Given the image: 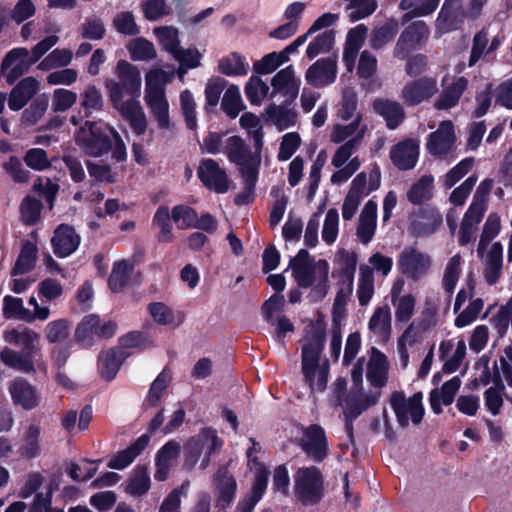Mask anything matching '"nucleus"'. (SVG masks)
<instances>
[{
  "label": "nucleus",
  "instance_id": "nucleus-45",
  "mask_svg": "<svg viewBox=\"0 0 512 512\" xmlns=\"http://www.w3.org/2000/svg\"><path fill=\"white\" fill-rule=\"evenodd\" d=\"M125 357V353L118 349L102 352L98 358V369L101 376L106 380H112L116 376Z\"/></svg>",
  "mask_w": 512,
  "mask_h": 512
},
{
  "label": "nucleus",
  "instance_id": "nucleus-8",
  "mask_svg": "<svg viewBox=\"0 0 512 512\" xmlns=\"http://www.w3.org/2000/svg\"><path fill=\"white\" fill-rule=\"evenodd\" d=\"M296 499L305 505L318 503L324 494L323 476L314 466L301 467L293 475Z\"/></svg>",
  "mask_w": 512,
  "mask_h": 512
},
{
  "label": "nucleus",
  "instance_id": "nucleus-54",
  "mask_svg": "<svg viewBox=\"0 0 512 512\" xmlns=\"http://www.w3.org/2000/svg\"><path fill=\"white\" fill-rule=\"evenodd\" d=\"M434 178L431 175L422 176L415 182L407 193L408 200L413 204H421L432 197Z\"/></svg>",
  "mask_w": 512,
  "mask_h": 512
},
{
  "label": "nucleus",
  "instance_id": "nucleus-19",
  "mask_svg": "<svg viewBox=\"0 0 512 512\" xmlns=\"http://www.w3.org/2000/svg\"><path fill=\"white\" fill-rule=\"evenodd\" d=\"M8 390L13 403L24 410L37 408L42 400L35 386L22 377H17L9 383Z\"/></svg>",
  "mask_w": 512,
  "mask_h": 512
},
{
  "label": "nucleus",
  "instance_id": "nucleus-12",
  "mask_svg": "<svg viewBox=\"0 0 512 512\" xmlns=\"http://www.w3.org/2000/svg\"><path fill=\"white\" fill-rule=\"evenodd\" d=\"M429 34V28L424 21L413 22L400 35L394 49L395 57L406 58L410 52L426 43Z\"/></svg>",
  "mask_w": 512,
  "mask_h": 512
},
{
  "label": "nucleus",
  "instance_id": "nucleus-34",
  "mask_svg": "<svg viewBox=\"0 0 512 512\" xmlns=\"http://www.w3.org/2000/svg\"><path fill=\"white\" fill-rule=\"evenodd\" d=\"M130 124L133 132L142 135L147 129V119L137 99H127L124 105L114 107Z\"/></svg>",
  "mask_w": 512,
  "mask_h": 512
},
{
  "label": "nucleus",
  "instance_id": "nucleus-16",
  "mask_svg": "<svg viewBox=\"0 0 512 512\" xmlns=\"http://www.w3.org/2000/svg\"><path fill=\"white\" fill-rule=\"evenodd\" d=\"M380 396L379 391L365 392L351 389L345 399H340V406L347 418L355 419L368 408L376 405Z\"/></svg>",
  "mask_w": 512,
  "mask_h": 512
},
{
  "label": "nucleus",
  "instance_id": "nucleus-36",
  "mask_svg": "<svg viewBox=\"0 0 512 512\" xmlns=\"http://www.w3.org/2000/svg\"><path fill=\"white\" fill-rule=\"evenodd\" d=\"M461 386V379L454 376L446 381L440 389H433L430 393V405L434 413L442 412V406H448L454 401L456 393Z\"/></svg>",
  "mask_w": 512,
  "mask_h": 512
},
{
  "label": "nucleus",
  "instance_id": "nucleus-37",
  "mask_svg": "<svg viewBox=\"0 0 512 512\" xmlns=\"http://www.w3.org/2000/svg\"><path fill=\"white\" fill-rule=\"evenodd\" d=\"M368 328L380 341H387L392 332L391 311L387 305L376 307L371 315Z\"/></svg>",
  "mask_w": 512,
  "mask_h": 512
},
{
  "label": "nucleus",
  "instance_id": "nucleus-21",
  "mask_svg": "<svg viewBox=\"0 0 512 512\" xmlns=\"http://www.w3.org/2000/svg\"><path fill=\"white\" fill-rule=\"evenodd\" d=\"M36 63L26 48H14L7 53L2 62V69L6 73V79L13 83L18 77L28 71L32 64Z\"/></svg>",
  "mask_w": 512,
  "mask_h": 512
},
{
  "label": "nucleus",
  "instance_id": "nucleus-48",
  "mask_svg": "<svg viewBox=\"0 0 512 512\" xmlns=\"http://www.w3.org/2000/svg\"><path fill=\"white\" fill-rule=\"evenodd\" d=\"M394 308V320L396 325H404L411 322L416 312V296L406 293L403 297L391 300Z\"/></svg>",
  "mask_w": 512,
  "mask_h": 512
},
{
  "label": "nucleus",
  "instance_id": "nucleus-44",
  "mask_svg": "<svg viewBox=\"0 0 512 512\" xmlns=\"http://www.w3.org/2000/svg\"><path fill=\"white\" fill-rule=\"evenodd\" d=\"M151 486V479L147 467L136 466L130 473L125 492L131 496L138 497L146 494Z\"/></svg>",
  "mask_w": 512,
  "mask_h": 512
},
{
  "label": "nucleus",
  "instance_id": "nucleus-52",
  "mask_svg": "<svg viewBox=\"0 0 512 512\" xmlns=\"http://www.w3.org/2000/svg\"><path fill=\"white\" fill-rule=\"evenodd\" d=\"M248 69L245 57L235 52L222 57L218 62V71L227 76H244Z\"/></svg>",
  "mask_w": 512,
  "mask_h": 512
},
{
  "label": "nucleus",
  "instance_id": "nucleus-59",
  "mask_svg": "<svg viewBox=\"0 0 512 512\" xmlns=\"http://www.w3.org/2000/svg\"><path fill=\"white\" fill-rule=\"evenodd\" d=\"M132 268V264L127 260H120L114 263L108 280L109 287L113 292H120L124 288Z\"/></svg>",
  "mask_w": 512,
  "mask_h": 512
},
{
  "label": "nucleus",
  "instance_id": "nucleus-28",
  "mask_svg": "<svg viewBox=\"0 0 512 512\" xmlns=\"http://www.w3.org/2000/svg\"><path fill=\"white\" fill-rule=\"evenodd\" d=\"M388 370L387 357L378 349L372 348L366 372L369 383L375 388L384 387L388 380Z\"/></svg>",
  "mask_w": 512,
  "mask_h": 512
},
{
  "label": "nucleus",
  "instance_id": "nucleus-14",
  "mask_svg": "<svg viewBox=\"0 0 512 512\" xmlns=\"http://www.w3.org/2000/svg\"><path fill=\"white\" fill-rule=\"evenodd\" d=\"M465 18L463 0H445L436 19V32L440 35L459 29Z\"/></svg>",
  "mask_w": 512,
  "mask_h": 512
},
{
  "label": "nucleus",
  "instance_id": "nucleus-26",
  "mask_svg": "<svg viewBox=\"0 0 512 512\" xmlns=\"http://www.w3.org/2000/svg\"><path fill=\"white\" fill-rule=\"evenodd\" d=\"M213 485L216 506L223 509L227 508L232 503L237 489L234 477L229 474L226 468H220L213 479Z\"/></svg>",
  "mask_w": 512,
  "mask_h": 512
},
{
  "label": "nucleus",
  "instance_id": "nucleus-64",
  "mask_svg": "<svg viewBox=\"0 0 512 512\" xmlns=\"http://www.w3.org/2000/svg\"><path fill=\"white\" fill-rule=\"evenodd\" d=\"M484 308V301L481 298L471 299L468 305L455 318L454 324L457 328H464L475 322Z\"/></svg>",
  "mask_w": 512,
  "mask_h": 512
},
{
  "label": "nucleus",
  "instance_id": "nucleus-30",
  "mask_svg": "<svg viewBox=\"0 0 512 512\" xmlns=\"http://www.w3.org/2000/svg\"><path fill=\"white\" fill-rule=\"evenodd\" d=\"M442 216L435 209H421L413 215L411 222V232L424 237L433 234L441 225Z\"/></svg>",
  "mask_w": 512,
  "mask_h": 512
},
{
  "label": "nucleus",
  "instance_id": "nucleus-3",
  "mask_svg": "<svg viewBox=\"0 0 512 512\" xmlns=\"http://www.w3.org/2000/svg\"><path fill=\"white\" fill-rule=\"evenodd\" d=\"M325 331L320 326H310L303 339L302 373L312 392L326 389L329 375L328 360L321 356Z\"/></svg>",
  "mask_w": 512,
  "mask_h": 512
},
{
  "label": "nucleus",
  "instance_id": "nucleus-57",
  "mask_svg": "<svg viewBox=\"0 0 512 512\" xmlns=\"http://www.w3.org/2000/svg\"><path fill=\"white\" fill-rule=\"evenodd\" d=\"M72 324L65 318L56 319L46 324L44 334L49 343L65 341L71 331Z\"/></svg>",
  "mask_w": 512,
  "mask_h": 512
},
{
  "label": "nucleus",
  "instance_id": "nucleus-27",
  "mask_svg": "<svg viewBox=\"0 0 512 512\" xmlns=\"http://www.w3.org/2000/svg\"><path fill=\"white\" fill-rule=\"evenodd\" d=\"M54 253L58 257H67L76 251L80 244V236L69 225H60L51 239Z\"/></svg>",
  "mask_w": 512,
  "mask_h": 512
},
{
  "label": "nucleus",
  "instance_id": "nucleus-55",
  "mask_svg": "<svg viewBox=\"0 0 512 512\" xmlns=\"http://www.w3.org/2000/svg\"><path fill=\"white\" fill-rule=\"evenodd\" d=\"M148 311L153 320L164 326L177 327L182 323V317L175 316L173 310L162 302L149 304Z\"/></svg>",
  "mask_w": 512,
  "mask_h": 512
},
{
  "label": "nucleus",
  "instance_id": "nucleus-46",
  "mask_svg": "<svg viewBox=\"0 0 512 512\" xmlns=\"http://www.w3.org/2000/svg\"><path fill=\"white\" fill-rule=\"evenodd\" d=\"M267 487V473L261 468L255 476L250 494L245 496L237 505L238 512H252L263 497Z\"/></svg>",
  "mask_w": 512,
  "mask_h": 512
},
{
  "label": "nucleus",
  "instance_id": "nucleus-42",
  "mask_svg": "<svg viewBox=\"0 0 512 512\" xmlns=\"http://www.w3.org/2000/svg\"><path fill=\"white\" fill-rule=\"evenodd\" d=\"M4 339L7 343L21 346L24 351L32 353L35 345L39 342L40 335L27 327H19L16 329L6 330Z\"/></svg>",
  "mask_w": 512,
  "mask_h": 512
},
{
  "label": "nucleus",
  "instance_id": "nucleus-2",
  "mask_svg": "<svg viewBox=\"0 0 512 512\" xmlns=\"http://www.w3.org/2000/svg\"><path fill=\"white\" fill-rule=\"evenodd\" d=\"M289 268L299 287L311 288L309 299L313 302L322 300L330 289V265L327 260H315L307 250L301 249L290 260Z\"/></svg>",
  "mask_w": 512,
  "mask_h": 512
},
{
  "label": "nucleus",
  "instance_id": "nucleus-5",
  "mask_svg": "<svg viewBox=\"0 0 512 512\" xmlns=\"http://www.w3.org/2000/svg\"><path fill=\"white\" fill-rule=\"evenodd\" d=\"M117 80L107 79L105 87L113 107L124 105L129 99H136L140 95L142 78L139 69L125 60L117 63L115 68Z\"/></svg>",
  "mask_w": 512,
  "mask_h": 512
},
{
  "label": "nucleus",
  "instance_id": "nucleus-22",
  "mask_svg": "<svg viewBox=\"0 0 512 512\" xmlns=\"http://www.w3.org/2000/svg\"><path fill=\"white\" fill-rule=\"evenodd\" d=\"M478 256L483 264V278L489 285L498 282L503 268V246L500 242H494Z\"/></svg>",
  "mask_w": 512,
  "mask_h": 512
},
{
  "label": "nucleus",
  "instance_id": "nucleus-20",
  "mask_svg": "<svg viewBox=\"0 0 512 512\" xmlns=\"http://www.w3.org/2000/svg\"><path fill=\"white\" fill-rule=\"evenodd\" d=\"M336 76V58L328 57L313 63L305 73V80L316 88H322L332 84L336 80Z\"/></svg>",
  "mask_w": 512,
  "mask_h": 512
},
{
  "label": "nucleus",
  "instance_id": "nucleus-9",
  "mask_svg": "<svg viewBox=\"0 0 512 512\" xmlns=\"http://www.w3.org/2000/svg\"><path fill=\"white\" fill-rule=\"evenodd\" d=\"M389 404L400 427L406 428L410 423H421L425 413L422 392L406 397L404 392L394 391L389 397Z\"/></svg>",
  "mask_w": 512,
  "mask_h": 512
},
{
  "label": "nucleus",
  "instance_id": "nucleus-49",
  "mask_svg": "<svg viewBox=\"0 0 512 512\" xmlns=\"http://www.w3.org/2000/svg\"><path fill=\"white\" fill-rule=\"evenodd\" d=\"M30 352H17L9 348H4L0 353L1 361L8 367L22 372L31 373L34 371V363Z\"/></svg>",
  "mask_w": 512,
  "mask_h": 512
},
{
  "label": "nucleus",
  "instance_id": "nucleus-43",
  "mask_svg": "<svg viewBox=\"0 0 512 512\" xmlns=\"http://www.w3.org/2000/svg\"><path fill=\"white\" fill-rule=\"evenodd\" d=\"M375 281L372 269L367 264L359 267L356 296L360 306H367L374 296Z\"/></svg>",
  "mask_w": 512,
  "mask_h": 512
},
{
  "label": "nucleus",
  "instance_id": "nucleus-31",
  "mask_svg": "<svg viewBox=\"0 0 512 512\" xmlns=\"http://www.w3.org/2000/svg\"><path fill=\"white\" fill-rule=\"evenodd\" d=\"M377 209V203L369 200L360 213L356 235L363 244H368L374 237L377 226Z\"/></svg>",
  "mask_w": 512,
  "mask_h": 512
},
{
  "label": "nucleus",
  "instance_id": "nucleus-15",
  "mask_svg": "<svg viewBox=\"0 0 512 512\" xmlns=\"http://www.w3.org/2000/svg\"><path fill=\"white\" fill-rule=\"evenodd\" d=\"M303 451L315 462H322L328 455V442L324 429L313 424L303 430L300 441Z\"/></svg>",
  "mask_w": 512,
  "mask_h": 512
},
{
  "label": "nucleus",
  "instance_id": "nucleus-24",
  "mask_svg": "<svg viewBox=\"0 0 512 512\" xmlns=\"http://www.w3.org/2000/svg\"><path fill=\"white\" fill-rule=\"evenodd\" d=\"M301 81L295 76L292 65L280 70L271 80L272 95L282 94L291 103L299 93Z\"/></svg>",
  "mask_w": 512,
  "mask_h": 512
},
{
  "label": "nucleus",
  "instance_id": "nucleus-6",
  "mask_svg": "<svg viewBox=\"0 0 512 512\" xmlns=\"http://www.w3.org/2000/svg\"><path fill=\"white\" fill-rule=\"evenodd\" d=\"M223 446V441L217 432L211 428L202 429L197 435L191 437L186 444L184 465L192 469L200 462V468L205 470L211 456L218 453Z\"/></svg>",
  "mask_w": 512,
  "mask_h": 512
},
{
  "label": "nucleus",
  "instance_id": "nucleus-32",
  "mask_svg": "<svg viewBox=\"0 0 512 512\" xmlns=\"http://www.w3.org/2000/svg\"><path fill=\"white\" fill-rule=\"evenodd\" d=\"M381 185V172L378 166L372 167L369 171H363L352 180L349 192L364 199L371 192L379 189Z\"/></svg>",
  "mask_w": 512,
  "mask_h": 512
},
{
  "label": "nucleus",
  "instance_id": "nucleus-11",
  "mask_svg": "<svg viewBox=\"0 0 512 512\" xmlns=\"http://www.w3.org/2000/svg\"><path fill=\"white\" fill-rule=\"evenodd\" d=\"M116 325L112 321H102L96 314L83 317L75 330V340L83 347H91L96 340L112 337Z\"/></svg>",
  "mask_w": 512,
  "mask_h": 512
},
{
  "label": "nucleus",
  "instance_id": "nucleus-33",
  "mask_svg": "<svg viewBox=\"0 0 512 512\" xmlns=\"http://www.w3.org/2000/svg\"><path fill=\"white\" fill-rule=\"evenodd\" d=\"M39 81L33 77L22 79L10 93L8 106L13 111H19L36 94L39 89Z\"/></svg>",
  "mask_w": 512,
  "mask_h": 512
},
{
  "label": "nucleus",
  "instance_id": "nucleus-25",
  "mask_svg": "<svg viewBox=\"0 0 512 512\" xmlns=\"http://www.w3.org/2000/svg\"><path fill=\"white\" fill-rule=\"evenodd\" d=\"M437 81L424 77L406 84L402 90V98L408 105H417L437 92Z\"/></svg>",
  "mask_w": 512,
  "mask_h": 512
},
{
  "label": "nucleus",
  "instance_id": "nucleus-38",
  "mask_svg": "<svg viewBox=\"0 0 512 512\" xmlns=\"http://www.w3.org/2000/svg\"><path fill=\"white\" fill-rule=\"evenodd\" d=\"M150 438L148 435H141L135 442H133L128 448L118 452L108 462V467L112 469L122 470L128 467L135 458L142 453V451L149 444Z\"/></svg>",
  "mask_w": 512,
  "mask_h": 512
},
{
  "label": "nucleus",
  "instance_id": "nucleus-13",
  "mask_svg": "<svg viewBox=\"0 0 512 512\" xmlns=\"http://www.w3.org/2000/svg\"><path fill=\"white\" fill-rule=\"evenodd\" d=\"M430 266V256L411 247L405 248L398 260V268L401 273L414 281L423 278Z\"/></svg>",
  "mask_w": 512,
  "mask_h": 512
},
{
  "label": "nucleus",
  "instance_id": "nucleus-29",
  "mask_svg": "<svg viewBox=\"0 0 512 512\" xmlns=\"http://www.w3.org/2000/svg\"><path fill=\"white\" fill-rule=\"evenodd\" d=\"M368 29L364 24H359L351 28L346 37L343 51V62L348 71H352L355 66L356 57L364 44Z\"/></svg>",
  "mask_w": 512,
  "mask_h": 512
},
{
  "label": "nucleus",
  "instance_id": "nucleus-23",
  "mask_svg": "<svg viewBox=\"0 0 512 512\" xmlns=\"http://www.w3.org/2000/svg\"><path fill=\"white\" fill-rule=\"evenodd\" d=\"M389 155L398 169H413L419 158V140L408 138L400 141L391 148Z\"/></svg>",
  "mask_w": 512,
  "mask_h": 512
},
{
  "label": "nucleus",
  "instance_id": "nucleus-50",
  "mask_svg": "<svg viewBox=\"0 0 512 512\" xmlns=\"http://www.w3.org/2000/svg\"><path fill=\"white\" fill-rule=\"evenodd\" d=\"M464 260L460 254L453 255L446 263L443 277L442 287L451 296L456 288L458 280L462 274Z\"/></svg>",
  "mask_w": 512,
  "mask_h": 512
},
{
  "label": "nucleus",
  "instance_id": "nucleus-47",
  "mask_svg": "<svg viewBox=\"0 0 512 512\" xmlns=\"http://www.w3.org/2000/svg\"><path fill=\"white\" fill-rule=\"evenodd\" d=\"M467 83L464 77L455 78L451 84L443 89L439 99L435 103V107L439 110L454 107L465 91Z\"/></svg>",
  "mask_w": 512,
  "mask_h": 512
},
{
  "label": "nucleus",
  "instance_id": "nucleus-53",
  "mask_svg": "<svg viewBox=\"0 0 512 512\" xmlns=\"http://www.w3.org/2000/svg\"><path fill=\"white\" fill-rule=\"evenodd\" d=\"M267 119L280 130L293 126L296 122V113L283 105H270L266 108Z\"/></svg>",
  "mask_w": 512,
  "mask_h": 512
},
{
  "label": "nucleus",
  "instance_id": "nucleus-1",
  "mask_svg": "<svg viewBox=\"0 0 512 512\" xmlns=\"http://www.w3.org/2000/svg\"><path fill=\"white\" fill-rule=\"evenodd\" d=\"M357 95L346 88L342 92L341 101L337 105L335 122L331 126L329 139L339 146L334 151L330 165L336 169L331 175L333 185L346 183L361 167L358 156H354L368 130L362 113L357 109Z\"/></svg>",
  "mask_w": 512,
  "mask_h": 512
},
{
  "label": "nucleus",
  "instance_id": "nucleus-41",
  "mask_svg": "<svg viewBox=\"0 0 512 512\" xmlns=\"http://www.w3.org/2000/svg\"><path fill=\"white\" fill-rule=\"evenodd\" d=\"M374 110L386 121L388 128L395 129L404 119L402 106L388 99H376L373 104Z\"/></svg>",
  "mask_w": 512,
  "mask_h": 512
},
{
  "label": "nucleus",
  "instance_id": "nucleus-7",
  "mask_svg": "<svg viewBox=\"0 0 512 512\" xmlns=\"http://www.w3.org/2000/svg\"><path fill=\"white\" fill-rule=\"evenodd\" d=\"M115 132L114 127L102 121H86L77 131L75 139L87 154L99 157L111 149Z\"/></svg>",
  "mask_w": 512,
  "mask_h": 512
},
{
  "label": "nucleus",
  "instance_id": "nucleus-63",
  "mask_svg": "<svg viewBox=\"0 0 512 512\" xmlns=\"http://www.w3.org/2000/svg\"><path fill=\"white\" fill-rule=\"evenodd\" d=\"M398 32L396 21H388L383 26L373 30L370 36V45L373 49H381L393 40Z\"/></svg>",
  "mask_w": 512,
  "mask_h": 512
},
{
  "label": "nucleus",
  "instance_id": "nucleus-61",
  "mask_svg": "<svg viewBox=\"0 0 512 512\" xmlns=\"http://www.w3.org/2000/svg\"><path fill=\"white\" fill-rule=\"evenodd\" d=\"M221 107L230 118H236L240 111L244 109V104L238 86L231 85L226 89Z\"/></svg>",
  "mask_w": 512,
  "mask_h": 512
},
{
  "label": "nucleus",
  "instance_id": "nucleus-10",
  "mask_svg": "<svg viewBox=\"0 0 512 512\" xmlns=\"http://www.w3.org/2000/svg\"><path fill=\"white\" fill-rule=\"evenodd\" d=\"M254 150L251 152L242 138L230 136L225 141L223 152L231 162L239 166L241 174H248L258 172L261 163L262 150Z\"/></svg>",
  "mask_w": 512,
  "mask_h": 512
},
{
  "label": "nucleus",
  "instance_id": "nucleus-40",
  "mask_svg": "<svg viewBox=\"0 0 512 512\" xmlns=\"http://www.w3.org/2000/svg\"><path fill=\"white\" fill-rule=\"evenodd\" d=\"M441 298L437 292H427L421 305L418 322L423 327L432 328L438 324Z\"/></svg>",
  "mask_w": 512,
  "mask_h": 512
},
{
  "label": "nucleus",
  "instance_id": "nucleus-62",
  "mask_svg": "<svg viewBox=\"0 0 512 512\" xmlns=\"http://www.w3.org/2000/svg\"><path fill=\"white\" fill-rule=\"evenodd\" d=\"M3 314L6 318H13L31 323L30 310L25 308L21 298L6 296L3 299Z\"/></svg>",
  "mask_w": 512,
  "mask_h": 512
},
{
  "label": "nucleus",
  "instance_id": "nucleus-60",
  "mask_svg": "<svg viewBox=\"0 0 512 512\" xmlns=\"http://www.w3.org/2000/svg\"><path fill=\"white\" fill-rule=\"evenodd\" d=\"M240 125L253 139L254 148L262 150L263 132L260 118L251 112H246L240 118Z\"/></svg>",
  "mask_w": 512,
  "mask_h": 512
},
{
  "label": "nucleus",
  "instance_id": "nucleus-17",
  "mask_svg": "<svg viewBox=\"0 0 512 512\" xmlns=\"http://www.w3.org/2000/svg\"><path fill=\"white\" fill-rule=\"evenodd\" d=\"M197 175L203 185L216 193H225L229 187L227 174L218 163L210 158L203 159L197 169Z\"/></svg>",
  "mask_w": 512,
  "mask_h": 512
},
{
  "label": "nucleus",
  "instance_id": "nucleus-56",
  "mask_svg": "<svg viewBox=\"0 0 512 512\" xmlns=\"http://www.w3.org/2000/svg\"><path fill=\"white\" fill-rule=\"evenodd\" d=\"M172 380L170 370L163 369L157 378L152 382L148 394L145 399V404L150 407H155L160 403L162 395L167 386Z\"/></svg>",
  "mask_w": 512,
  "mask_h": 512
},
{
  "label": "nucleus",
  "instance_id": "nucleus-18",
  "mask_svg": "<svg viewBox=\"0 0 512 512\" xmlns=\"http://www.w3.org/2000/svg\"><path fill=\"white\" fill-rule=\"evenodd\" d=\"M456 136L451 121H442L436 131L428 136L426 148L428 152L437 157H444L452 152Z\"/></svg>",
  "mask_w": 512,
  "mask_h": 512
},
{
  "label": "nucleus",
  "instance_id": "nucleus-51",
  "mask_svg": "<svg viewBox=\"0 0 512 512\" xmlns=\"http://www.w3.org/2000/svg\"><path fill=\"white\" fill-rule=\"evenodd\" d=\"M40 434V426L31 424L27 427L23 435L22 444L19 448V453L22 457L32 459L40 454Z\"/></svg>",
  "mask_w": 512,
  "mask_h": 512
},
{
  "label": "nucleus",
  "instance_id": "nucleus-35",
  "mask_svg": "<svg viewBox=\"0 0 512 512\" xmlns=\"http://www.w3.org/2000/svg\"><path fill=\"white\" fill-rule=\"evenodd\" d=\"M181 447L176 441L167 442L156 454V471L154 477L158 481L167 479L173 461L179 456Z\"/></svg>",
  "mask_w": 512,
  "mask_h": 512
},
{
  "label": "nucleus",
  "instance_id": "nucleus-4",
  "mask_svg": "<svg viewBox=\"0 0 512 512\" xmlns=\"http://www.w3.org/2000/svg\"><path fill=\"white\" fill-rule=\"evenodd\" d=\"M174 72L151 69L145 76L144 101L158 127L167 129L170 125L169 103L165 86L173 79Z\"/></svg>",
  "mask_w": 512,
  "mask_h": 512
},
{
  "label": "nucleus",
  "instance_id": "nucleus-58",
  "mask_svg": "<svg viewBox=\"0 0 512 512\" xmlns=\"http://www.w3.org/2000/svg\"><path fill=\"white\" fill-rule=\"evenodd\" d=\"M36 257V246L30 242L24 244L13 268L12 275H23L32 270L36 262Z\"/></svg>",
  "mask_w": 512,
  "mask_h": 512
},
{
  "label": "nucleus",
  "instance_id": "nucleus-39",
  "mask_svg": "<svg viewBox=\"0 0 512 512\" xmlns=\"http://www.w3.org/2000/svg\"><path fill=\"white\" fill-rule=\"evenodd\" d=\"M407 324V327L398 339V351L404 366L407 365L409 359L408 348L419 343L421 341L422 334L429 330V328L423 327L417 320L411 321Z\"/></svg>",
  "mask_w": 512,
  "mask_h": 512
}]
</instances>
